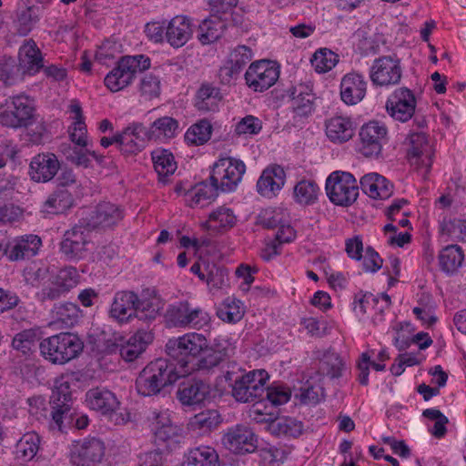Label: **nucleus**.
<instances>
[{
    "label": "nucleus",
    "instance_id": "nucleus-1",
    "mask_svg": "<svg viewBox=\"0 0 466 466\" xmlns=\"http://www.w3.org/2000/svg\"><path fill=\"white\" fill-rule=\"evenodd\" d=\"M224 378L231 387V394L234 399L242 403L262 401L266 390V383L269 379L265 370H254L244 373L236 364H232V370L224 372Z\"/></svg>",
    "mask_w": 466,
    "mask_h": 466
},
{
    "label": "nucleus",
    "instance_id": "nucleus-2",
    "mask_svg": "<svg viewBox=\"0 0 466 466\" xmlns=\"http://www.w3.org/2000/svg\"><path fill=\"white\" fill-rule=\"evenodd\" d=\"M208 348V340L204 334L187 332L177 338L169 339L166 344V352L179 365L182 377L194 370V364Z\"/></svg>",
    "mask_w": 466,
    "mask_h": 466
},
{
    "label": "nucleus",
    "instance_id": "nucleus-3",
    "mask_svg": "<svg viewBox=\"0 0 466 466\" xmlns=\"http://www.w3.org/2000/svg\"><path fill=\"white\" fill-rule=\"evenodd\" d=\"M182 373H179L173 363L166 359H157L149 362L139 373L136 380L138 394L149 397L158 394L161 390L176 382Z\"/></svg>",
    "mask_w": 466,
    "mask_h": 466
},
{
    "label": "nucleus",
    "instance_id": "nucleus-4",
    "mask_svg": "<svg viewBox=\"0 0 466 466\" xmlns=\"http://www.w3.org/2000/svg\"><path fill=\"white\" fill-rule=\"evenodd\" d=\"M45 360L53 364H65L83 350V342L76 334L61 332L44 339L38 345Z\"/></svg>",
    "mask_w": 466,
    "mask_h": 466
},
{
    "label": "nucleus",
    "instance_id": "nucleus-5",
    "mask_svg": "<svg viewBox=\"0 0 466 466\" xmlns=\"http://www.w3.org/2000/svg\"><path fill=\"white\" fill-rule=\"evenodd\" d=\"M165 319L169 327L206 329L210 328L211 317L199 307H192L187 301H178L168 305Z\"/></svg>",
    "mask_w": 466,
    "mask_h": 466
},
{
    "label": "nucleus",
    "instance_id": "nucleus-6",
    "mask_svg": "<svg viewBox=\"0 0 466 466\" xmlns=\"http://www.w3.org/2000/svg\"><path fill=\"white\" fill-rule=\"evenodd\" d=\"M150 65V58L145 55L123 56L106 76L104 83L110 91H120L132 83L137 73L148 69Z\"/></svg>",
    "mask_w": 466,
    "mask_h": 466
},
{
    "label": "nucleus",
    "instance_id": "nucleus-7",
    "mask_svg": "<svg viewBox=\"0 0 466 466\" xmlns=\"http://www.w3.org/2000/svg\"><path fill=\"white\" fill-rule=\"evenodd\" d=\"M86 401L90 409L106 416L116 425L126 424L131 420L130 412L119 408L120 401L116 394L106 388L90 389L86 394Z\"/></svg>",
    "mask_w": 466,
    "mask_h": 466
},
{
    "label": "nucleus",
    "instance_id": "nucleus-8",
    "mask_svg": "<svg viewBox=\"0 0 466 466\" xmlns=\"http://www.w3.org/2000/svg\"><path fill=\"white\" fill-rule=\"evenodd\" d=\"M35 106L28 96H9L0 107V124L8 128L26 127L32 123Z\"/></svg>",
    "mask_w": 466,
    "mask_h": 466
},
{
    "label": "nucleus",
    "instance_id": "nucleus-9",
    "mask_svg": "<svg viewBox=\"0 0 466 466\" xmlns=\"http://www.w3.org/2000/svg\"><path fill=\"white\" fill-rule=\"evenodd\" d=\"M326 191L333 204L349 207L356 201L359 196V186L350 173L334 171L326 180Z\"/></svg>",
    "mask_w": 466,
    "mask_h": 466
},
{
    "label": "nucleus",
    "instance_id": "nucleus-10",
    "mask_svg": "<svg viewBox=\"0 0 466 466\" xmlns=\"http://www.w3.org/2000/svg\"><path fill=\"white\" fill-rule=\"evenodd\" d=\"M245 172L243 161L230 157H220L213 164L209 180L217 183L221 192H232Z\"/></svg>",
    "mask_w": 466,
    "mask_h": 466
},
{
    "label": "nucleus",
    "instance_id": "nucleus-11",
    "mask_svg": "<svg viewBox=\"0 0 466 466\" xmlns=\"http://www.w3.org/2000/svg\"><path fill=\"white\" fill-rule=\"evenodd\" d=\"M279 77V66L276 62L267 59L252 62L244 75L246 85L254 92L268 90Z\"/></svg>",
    "mask_w": 466,
    "mask_h": 466
},
{
    "label": "nucleus",
    "instance_id": "nucleus-12",
    "mask_svg": "<svg viewBox=\"0 0 466 466\" xmlns=\"http://www.w3.org/2000/svg\"><path fill=\"white\" fill-rule=\"evenodd\" d=\"M402 76L400 60L396 55L381 56L376 58L370 69V78L376 86L398 85Z\"/></svg>",
    "mask_w": 466,
    "mask_h": 466
},
{
    "label": "nucleus",
    "instance_id": "nucleus-13",
    "mask_svg": "<svg viewBox=\"0 0 466 466\" xmlns=\"http://www.w3.org/2000/svg\"><path fill=\"white\" fill-rule=\"evenodd\" d=\"M124 218V209L120 206L108 202H99L86 218L87 228L92 230L106 231L115 228Z\"/></svg>",
    "mask_w": 466,
    "mask_h": 466
},
{
    "label": "nucleus",
    "instance_id": "nucleus-14",
    "mask_svg": "<svg viewBox=\"0 0 466 466\" xmlns=\"http://www.w3.org/2000/svg\"><path fill=\"white\" fill-rule=\"evenodd\" d=\"M91 230L79 219L78 223L66 230L60 243V251L68 260H79L86 255Z\"/></svg>",
    "mask_w": 466,
    "mask_h": 466
},
{
    "label": "nucleus",
    "instance_id": "nucleus-15",
    "mask_svg": "<svg viewBox=\"0 0 466 466\" xmlns=\"http://www.w3.org/2000/svg\"><path fill=\"white\" fill-rule=\"evenodd\" d=\"M104 442L95 437L73 441L70 448V462L74 466H93L105 456Z\"/></svg>",
    "mask_w": 466,
    "mask_h": 466
},
{
    "label": "nucleus",
    "instance_id": "nucleus-16",
    "mask_svg": "<svg viewBox=\"0 0 466 466\" xmlns=\"http://www.w3.org/2000/svg\"><path fill=\"white\" fill-rule=\"evenodd\" d=\"M52 427L63 430L64 421L72 416V394L68 381H56L50 397Z\"/></svg>",
    "mask_w": 466,
    "mask_h": 466
},
{
    "label": "nucleus",
    "instance_id": "nucleus-17",
    "mask_svg": "<svg viewBox=\"0 0 466 466\" xmlns=\"http://www.w3.org/2000/svg\"><path fill=\"white\" fill-rule=\"evenodd\" d=\"M387 127L378 121L364 124L359 132V151L367 157H378L387 142Z\"/></svg>",
    "mask_w": 466,
    "mask_h": 466
},
{
    "label": "nucleus",
    "instance_id": "nucleus-18",
    "mask_svg": "<svg viewBox=\"0 0 466 466\" xmlns=\"http://www.w3.org/2000/svg\"><path fill=\"white\" fill-rule=\"evenodd\" d=\"M416 106L414 93L408 87H399L389 96L386 110L393 119L407 122L413 116Z\"/></svg>",
    "mask_w": 466,
    "mask_h": 466
},
{
    "label": "nucleus",
    "instance_id": "nucleus-19",
    "mask_svg": "<svg viewBox=\"0 0 466 466\" xmlns=\"http://www.w3.org/2000/svg\"><path fill=\"white\" fill-rule=\"evenodd\" d=\"M222 443L234 453H251L257 449V437L249 427L238 424L227 430Z\"/></svg>",
    "mask_w": 466,
    "mask_h": 466
},
{
    "label": "nucleus",
    "instance_id": "nucleus-20",
    "mask_svg": "<svg viewBox=\"0 0 466 466\" xmlns=\"http://www.w3.org/2000/svg\"><path fill=\"white\" fill-rule=\"evenodd\" d=\"M253 50L245 45L236 46L229 54L225 66L218 70V76L221 84H229L236 79L245 66L252 60Z\"/></svg>",
    "mask_w": 466,
    "mask_h": 466
},
{
    "label": "nucleus",
    "instance_id": "nucleus-21",
    "mask_svg": "<svg viewBox=\"0 0 466 466\" xmlns=\"http://www.w3.org/2000/svg\"><path fill=\"white\" fill-rule=\"evenodd\" d=\"M119 150L126 157L135 156L146 147L147 140L146 127L139 122H133L118 133Z\"/></svg>",
    "mask_w": 466,
    "mask_h": 466
},
{
    "label": "nucleus",
    "instance_id": "nucleus-22",
    "mask_svg": "<svg viewBox=\"0 0 466 466\" xmlns=\"http://www.w3.org/2000/svg\"><path fill=\"white\" fill-rule=\"evenodd\" d=\"M137 303V293L131 290H119L114 295L108 311L109 317L120 324L127 323L135 318Z\"/></svg>",
    "mask_w": 466,
    "mask_h": 466
},
{
    "label": "nucleus",
    "instance_id": "nucleus-23",
    "mask_svg": "<svg viewBox=\"0 0 466 466\" xmlns=\"http://www.w3.org/2000/svg\"><path fill=\"white\" fill-rule=\"evenodd\" d=\"M60 169V163L55 154L42 153L35 156L29 165V176L37 183L52 180Z\"/></svg>",
    "mask_w": 466,
    "mask_h": 466
},
{
    "label": "nucleus",
    "instance_id": "nucleus-24",
    "mask_svg": "<svg viewBox=\"0 0 466 466\" xmlns=\"http://www.w3.org/2000/svg\"><path fill=\"white\" fill-rule=\"evenodd\" d=\"M42 247L40 237L35 234L23 235L7 242L8 259L18 261L36 256Z\"/></svg>",
    "mask_w": 466,
    "mask_h": 466
},
{
    "label": "nucleus",
    "instance_id": "nucleus-25",
    "mask_svg": "<svg viewBox=\"0 0 466 466\" xmlns=\"http://www.w3.org/2000/svg\"><path fill=\"white\" fill-rule=\"evenodd\" d=\"M223 100L221 89L210 82H203L194 96V106L200 113H215Z\"/></svg>",
    "mask_w": 466,
    "mask_h": 466
},
{
    "label": "nucleus",
    "instance_id": "nucleus-26",
    "mask_svg": "<svg viewBox=\"0 0 466 466\" xmlns=\"http://www.w3.org/2000/svg\"><path fill=\"white\" fill-rule=\"evenodd\" d=\"M193 34L191 19L186 15H176L167 22L165 37L174 48L184 46Z\"/></svg>",
    "mask_w": 466,
    "mask_h": 466
},
{
    "label": "nucleus",
    "instance_id": "nucleus-27",
    "mask_svg": "<svg viewBox=\"0 0 466 466\" xmlns=\"http://www.w3.org/2000/svg\"><path fill=\"white\" fill-rule=\"evenodd\" d=\"M367 81L359 73L346 74L340 82V97L347 105H357L366 96Z\"/></svg>",
    "mask_w": 466,
    "mask_h": 466
},
{
    "label": "nucleus",
    "instance_id": "nucleus-28",
    "mask_svg": "<svg viewBox=\"0 0 466 466\" xmlns=\"http://www.w3.org/2000/svg\"><path fill=\"white\" fill-rule=\"evenodd\" d=\"M286 173L279 165H271L265 168L258 182L257 191L262 197L271 198L283 187Z\"/></svg>",
    "mask_w": 466,
    "mask_h": 466
},
{
    "label": "nucleus",
    "instance_id": "nucleus-29",
    "mask_svg": "<svg viewBox=\"0 0 466 466\" xmlns=\"http://www.w3.org/2000/svg\"><path fill=\"white\" fill-rule=\"evenodd\" d=\"M210 394V386L199 379H190L180 384L177 396L183 405L192 406L202 403Z\"/></svg>",
    "mask_w": 466,
    "mask_h": 466
},
{
    "label": "nucleus",
    "instance_id": "nucleus-30",
    "mask_svg": "<svg viewBox=\"0 0 466 466\" xmlns=\"http://www.w3.org/2000/svg\"><path fill=\"white\" fill-rule=\"evenodd\" d=\"M410 147L408 150V157L410 164L417 166L419 168L425 167L426 172H429L432 160L425 133L415 132L410 134Z\"/></svg>",
    "mask_w": 466,
    "mask_h": 466
},
{
    "label": "nucleus",
    "instance_id": "nucleus-31",
    "mask_svg": "<svg viewBox=\"0 0 466 466\" xmlns=\"http://www.w3.org/2000/svg\"><path fill=\"white\" fill-rule=\"evenodd\" d=\"M325 130L331 142L342 144L353 137L356 124L349 116H334L326 120Z\"/></svg>",
    "mask_w": 466,
    "mask_h": 466
},
{
    "label": "nucleus",
    "instance_id": "nucleus-32",
    "mask_svg": "<svg viewBox=\"0 0 466 466\" xmlns=\"http://www.w3.org/2000/svg\"><path fill=\"white\" fill-rule=\"evenodd\" d=\"M154 335L151 331L138 329L128 339H123L122 348L120 349L121 358L127 362L136 360L152 343Z\"/></svg>",
    "mask_w": 466,
    "mask_h": 466
},
{
    "label": "nucleus",
    "instance_id": "nucleus-33",
    "mask_svg": "<svg viewBox=\"0 0 466 466\" xmlns=\"http://www.w3.org/2000/svg\"><path fill=\"white\" fill-rule=\"evenodd\" d=\"M235 348L232 347L228 341L222 343H216L214 348H208L206 355L202 358H198L194 364V370H209L219 364L226 361L232 354H234Z\"/></svg>",
    "mask_w": 466,
    "mask_h": 466
},
{
    "label": "nucleus",
    "instance_id": "nucleus-34",
    "mask_svg": "<svg viewBox=\"0 0 466 466\" xmlns=\"http://www.w3.org/2000/svg\"><path fill=\"white\" fill-rule=\"evenodd\" d=\"M44 59L40 49L32 39L19 48V65L23 74L34 76L44 68Z\"/></svg>",
    "mask_w": 466,
    "mask_h": 466
},
{
    "label": "nucleus",
    "instance_id": "nucleus-35",
    "mask_svg": "<svg viewBox=\"0 0 466 466\" xmlns=\"http://www.w3.org/2000/svg\"><path fill=\"white\" fill-rule=\"evenodd\" d=\"M178 121L168 116H164L153 121L148 127H146L147 140L167 142L178 134Z\"/></svg>",
    "mask_w": 466,
    "mask_h": 466
},
{
    "label": "nucleus",
    "instance_id": "nucleus-36",
    "mask_svg": "<svg viewBox=\"0 0 466 466\" xmlns=\"http://www.w3.org/2000/svg\"><path fill=\"white\" fill-rule=\"evenodd\" d=\"M360 183L362 191L372 198L386 199L393 193V185L377 173L363 176Z\"/></svg>",
    "mask_w": 466,
    "mask_h": 466
},
{
    "label": "nucleus",
    "instance_id": "nucleus-37",
    "mask_svg": "<svg viewBox=\"0 0 466 466\" xmlns=\"http://www.w3.org/2000/svg\"><path fill=\"white\" fill-rule=\"evenodd\" d=\"M219 191L220 187L211 180L199 182L187 194L190 198L189 206L191 208L207 207L217 198Z\"/></svg>",
    "mask_w": 466,
    "mask_h": 466
},
{
    "label": "nucleus",
    "instance_id": "nucleus-38",
    "mask_svg": "<svg viewBox=\"0 0 466 466\" xmlns=\"http://www.w3.org/2000/svg\"><path fill=\"white\" fill-rule=\"evenodd\" d=\"M236 222L237 218L233 210L221 206L209 213L208 220L202 226L208 230L222 232L233 228Z\"/></svg>",
    "mask_w": 466,
    "mask_h": 466
},
{
    "label": "nucleus",
    "instance_id": "nucleus-39",
    "mask_svg": "<svg viewBox=\"0 0 466 466\" xmlns=\"http://www.w3.org/2000/svg\"><path fill=\"white\" fill-rule=\"evenodd\" d=\"M183 466H219L218 454L210 446H198L185 455Z\"/></svg>",
    "mask_w": 466,
    "mask_h": 466
},
{
    "label": "nucleus",
    "instance_id": "nucleus-40",
    "mask_svg": "<svg viewBox=\"0 0 466 466\" xmlns=\"http://www.w3.org/2000/svg\"><path fill=\"white\" fill-rule=\"evenodd\" d=\"M163 307L164 302L162 299L155 292L149 298H138L135 318L146 322H151L159 315Z\"/></svg>",
    "mask_w": 466,
    "mask_h": 466
},
{
    "label": "nucleus",
    "instance_id": "nucleus-41",
    "mask_svg": "<svg viewBox=\"0 0 466 466\" xmlns=\"http://www.w3.org/2000/svg\"><path fill=\"white\" fill-rule=\"evenodd\" d=\"M464 261V253L459 245H449L439 254L441 269L447 274L455 273Z\"/></svg>",
    "mask_w": 466,
    "mask_h": 466
},
{
    "label": "nucleus",
    "instance_id": "nucleus-42",
    "mask_svg": "<svg viewBox=\"0 0 466 466\" xmlns=\"http://www.w3.org/2000/svg\"><path fill=\"white\" fill-rule=\"evenodd\" d=\"M54 322L61 328H71L78 322L80 309L72 302L56 304L52 309Z\"/></svg>",
    "mask_w": 466,
    "mask_h": 466
},
{
    "label": "nucleus",
    "instance_id": "nucleus-43",
    "mask_svg": "<svg viewBox=\"0 0 466 466\" xmlns=\"http://www.w3.org/2000/svg\"><path fill=\"white\" fill-rule=\"evenodd\" d=\"M41 16V8L38 6H28L17 12L15 20V27L17 35H27L37 25Z\"/></svg>",
    "mask_w": 466,
    "mask_h": 466
},
{
    "label": "nucleus",
    "instance_id": "nucleus-44",
    "mask_svg": "<svg viewBox=\"0 0 466 466\" xmlns=\"http://www.w3.org/2000/svg\"><path fill=\"white\" fill-rule=\"evenodd\" d=\"M73 204L74 198L72 194L66 188H57L44 202V211L52 214H61L69 209Z\"/></svg>",
    "mask_w": 466,
    "mask_h": 466
},
{
    "label": "nucleus",
    "instance_id": "nucleus-45",
    "mask_svg": "<svg viewBox=\"0 0 466 466\" xmlns=\"http://www.w3.org/2000/svg\"><path fill=\"white\" fill-rule=\"evenodd\" d=\"M40 335L41 331L39 328L24 329L15 335L12 340V346L22 354L29 355L35 351Z\"/></svg>",
    "mask_w": 466,
    "mask_h": 466
},
{
    "label": "nucleus",
    "instance_id": "nucleus-46",
    "mask_svg": "<svg viewBox=\"0 0 466 466\" xmlns=\"http://www.w3.org/2000/svg\"><path fill=\"white\" fill-rule=\"evenodd\" d=\"M224 26L223 21L217 16L205 19L198 26V38L203 45L213 43L222 36Z\"/></svg>",
    "mask_w": 466,
    "mask_h": 466
},
{
    "label": "nucleus",
    "instance_id": "nucleus-47",
    "mask_svg": "<svg viewBox=\"0 0 466 466\" xmlns=\"http://www.w3.org/2000/svg\"><path fill=\"white\" fill-rule=\"evenodd\" d=\"M242 302L233 297L226 298L217 310L218 317L228 323H236L244 316Z\"/></svg>",
    "mask_w": 466,
    "mask_h": 466
},
{
    "label": "nucleus",
    "instance_id": "nucleus-48",
    "mask_svg": "<svg viewBox=\"0 0 466 466\" xmlns=\"http://www.w3.org/2000/svg\"><path fill=\"white\" fill-rule=\"evenodd\" d=\"M40 445V437L35 432L24 434L15 445L16 457L24 461H29L36 455Z\"/></svg>",
    "mask_w": 466,
    "mask_h": 466
},
{
    "label": "nucleus",
    "instance_id": "nucleus-49",
    "mask_svg": "<svg viewBox=\"0 0 466 466\" xmlns=\"http://www.w3.org/2000/svg\"><path fill=\"white\" fill-rule=\"evenodd\" d=\"M154 168L159 177H165L172 175L177 169V163L173 154L163 148L156 149L151 154Z\"/></svg>",
    "mask_w": 466,
    "mask_h": 466
},
{
    "label": "nucleus",
    "instance_id": "nucleus-50",
    "mask_svg": "<svg viewBox=\"0 0 466 466\" xmlns=\"http://www.w3.org/2000/svg\"><path fill=\"white\" fill-rule=\"evenodd\" d=\"M212 134V126L207 119L192 125L186 132L184 138L189 146H200L208 142Z\"/></svg>",
    "mask_w": 466,
    "mask_h": 466
},
{
    "label": "nucleus",
    "instance_id": "nucleus-51",
    "mask_svg": "<svg viewBox=\"0 0 466 466\" xmlns=\"http://www.w3.org/2000/svg\"><path fill=\"white\" fill-rule=\"evenodd\" d=\"M319 187L313 180L302 179L294 187L296 202L303 205H311L318 199Z\"/></svg>",
    "mask_w": 466,
    "mask_h": 466
},
{
    "label": "nucleus",
    "instance_id": "nucleus-52",
    "mask_svg": "<svg viewBox=\"0 0 466 466\" xmlns=\"http://www.w3.org/2000/svg\"><path fill=\"white\" fill-rule=\"evenodd\" d=\"M315 96H307L302 100H294L289 106L292 113L294 125L298 126L304 123L315 110Z\"/></svg>",
    "mask_w": 466,
    "mask_h": 466
},
{
    "label": "nucleus",
    "instance_id": "nucleus-53",
    "mask_svg": "<svg viewBox=\"0 0 466 466\" xmlns=\"http://www.w3.org/2000/svg\"><path fill=\"white\" fill-rule=\"evenodd\" d=\"M205 281L212 289H222L228 285V270L215 263L204 262Z\"/></svg>",
    "mask_w": 466,
    "mask_h": 466
},
{
    "label": "nucleus",
    "instance_id": "nucleus-54",
    "mask_svg": "<svg viewBox=\"0 0 466 466\" xmlns=\"http://www.w3.org/2000/svg\"><path fill=\"white\" fill-rule=\"evenodd\" d=\"M272 431L286 437L297 438L303 432V423L292 418H282L271 424Z\"/></svg>",
    "mask_w": 466,
    "mask_h": 466
},
{
    "label": "nucleus",
    "instance_id": "nucleus-55",
    "mask_svg": "<svg viewBox=\"0 0 466 466\" xmlns=\"http://www.w3.org/2000/svg\"><path fill=\"white\" fill-rule=\"evenodd\" d=\"M338 55L329 49L323 48L316 51L311 59V64L319 73L331 70L338 63Z\"/></svg>",
    "mask_w": 466,
    "mask_h": 466
},
{
    "label": "nucleus",
    "instance_id": "nucleus-56",
    "mask_svg": "<svg viewBox=\"0 0 466 466\" xmlns=\"http://www.w3.org/2000/svg\"><path fill=\"white\" fill-rule=\"evenodd\" d=\"M156 441L162 442L167 446L180 443L184 439L183 429L171 421L167 426L154 434Z\"/></svg>",
    "mask_w": 466,
    "mask_h": 466
},
{
    "label": "nucleus",
    "instance_id": "nucleus-57",
    "mask_svg": "<svg viewBox=\"0 0 466 466\" xmlns=\"http://www.w3.org/2000/svg\"><path fill=\"white\" fill-rule=\"evenodd\" d=\"M344 369V362L341 358L335 353L327 354L320 361L319 370L321 372L331 379L341 377Z\"/></svg>",
    "mask_w": 466,
    "mask_h": 466
},
{
    "label": "nucleus",
    "instance_id": "nucleus-58",
    "mask_svg": "<svg viewBox=\"0 0 466 466\" xmlns=\"http://www.w3.org/2000/svg\"><path fill=\"white\" fill-rule=\"evenodd\" d=\"M291 397V390L281 383H273L266 387L264 400L267 399L272 405L278 406L287 403Z\"/></svg>",
    "mask_w": 466,
    "mask_h": 466
},
{
    "label": "nucleus",
    "instance_id": "nucleus-59",
    "mask_svg": "<svg viewBox=\"0 0 466 466\" xmlns=\"http://www.w3.org/2000/svg\"><path fill=\"white\" fill-rule=\"evenodd\" d=\"M160 79L153 74H147L140 80L139 92L147 100L157 97L160 95Z\"/></svg>",
    "mask_w": 466,
    "mask_h": 466
},
{
    "label": "nucleus",
    "instance_id": "nucleus-60",
    "mask_svg": "<svg viewBox=\"0 0 466 466\" xmlns=\"http://www.w3.org/2000/svg\"><path fill=\"white\" fill-rule=\"evenodd\" d=\"M79 279L80 276L76 268L65 267L57 272L54 280L57 283L58 287H61L67 293L76 287Z\"/></svg>",
    "mask_w": 466,
    "mask_h": 466
},
{
    "label": "nucleus",
    "instance_id": "nucleus-61",
    "mask_svg": "<svg viewBox=\"0 0 466 466\" xmlns=\"http://www.w3.org/2000/svg\"><path fill=\"white\" fill-rule=\"evenodd\" d=\"M18 152L16 146L11 143H1L0 168L8 167L14 171L19 164Z\"/></svg>",
    "mask_w": 466,
    "mask_h": 466
},
{
    "label": "nucleus",
    "instance_id": "nucleus-62",
    "mask_svg": "<svg viewBox=\"0 0 466 466\" xmlns=\"http://www.w3.org/2000/svg\"><path fill=\"white\" fill-rule=\"evenodd\" d=\"M220 416L215 410L202 411L193 418L191 424L199 430L210 431L220 423Z\"/></svg>",
    "mask_w": 466,
    "mask_h": 466
},
{
    "label": "nucleus",
    "instance_id": "nucleus-63",
    "mask_svg": "<svg viewBox=\"0 0 466 466\" xmlns=\"http://www.w3.org/2000/svg\"><path fill=\"white\" fill-rule=\"evenodd\" d=\"M284 220V214L280 209L265 208L261 210L257 218V224L265 228H276Z\"/></svg>",
    "mask_w": 466,
    "mask_h": 466
},
{
    "label": "nucleus",
    "instance_id": "nucleus-64",
    "mask_svg": "<svg viewBox=\"0 0 466 466\" xmlns=\"http://www.w3.org/2000/svg\"><path fill=\"white\" fill-rule=\"evenodd\" d=\"M147 421L151 431L153 434H155V432H157L158 430L160 431L162 428L170 423L172 420L167 410L152 409L148 410L147 415Z\"/></svg>",
    "mask_w": 466,
    "mask_h": 466
}]
</instances>
